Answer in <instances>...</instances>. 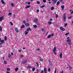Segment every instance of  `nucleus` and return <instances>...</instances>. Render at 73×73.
I'll return each instance as SVG.
<instances>
[{"label":"nucleus","instance_id":"nucleus-9","mask_svg":"<svg viewBox=\"0 0 73 73\" xmlns=\"http://www.w3.org/2000/svg\"><path fill=\"white\" fill-rule=\"evenodd\" d=\"M66 41L67 42H71V40L70 39H67L66 40Z\"/></svg>","mask_w":73,"mask_h":73},{"label":"nucleus","instance_id":"nucleus-58","mask_svg":"<svg viewBox=\"0 0 73 73\" xmlns=\"http://www.w3.org/2000/svg\"><path fill=\"white\" fill-rule=\"evenodd\" d=\"M48 72H50V68H48Z\"/></svg>","mask_w":73,"mask_h":73},{"label":"nucleus","instance_id":"nucleus-49","mask_svg":"<svg viewBox=\"0 0 73 73\" xmlns=\"http://www.w3.org/2000/svg\"><path fill=\"white\" fill-rule=\"evenodd\" d=\"M36 64L37 65V66H39V65L38 64V63L36 62Z\"/></svg>","mask_w":73,"mask_h":73},{"label":"nucleus","instance_id":"nucleus-25","mask_svg":"<svg viewBox=\"0 0 73 73\" xmlns=\"http://www.w3.org/2000/svg\"><path fill=\"white\" fill-rule=\"evenodd\" d=\"M2 30H3L2 27L0 26V31H2Z\"/></svg>","mask_w":73,"mask_h":73},{"label":"nucleus","instance_id":"nucleus-11","mask_svg":"<svg viewBox=\"0 0 73 73\" xmlns=\"http://www.w3.org/2000/svg\"><path fill=\"white\" fill-rule=\"evenodd\" d=\"M0 42H1L2 44H4V40H2L0 41Z\"/></svg>","mask_w":73,"mask_h":73},{"label":"nucleus","instance_id":"nucleus-34","mask_svg":"<svg viewBox=\"0 0 73 73\" xmlns=\"http://www.w3.org/2000/svg\"><path fill=\"white\" fill-rule=\"evenodd\" d=\"M45 5H43L42 6L40 7V8H44V7H45Z\"/></svg>","mask_w":73,"mask_h":73},{"label":"nucleus","instance_id":"nucleus-47","mask_svg":"<svg viewBox=\"0 0 73 73\" xmlns=\"http://www.w3.org/2000/svg\"><path fill=\"white\" fill-rule=\"evenodd\" d=\"M60 73H64V71L63 70H62V72L60 71Z\"/></svg>","mask_w":73,"mask_h":73},{"label":"nucleus","instance_id":"nucleus-30","mask_svg":"<svg viewBox=\"0 0 73 73\" xmlns=\"http://www.w3.org/2000/svg\"><path fill=\"white\" fill-rule=\"evenodd\" d=\"M4 64H7V61L5 60H4Z\"/></svg>","mask_w":73,"mask_h":73},{"label":"nucleus","instance_id":"nucleus-15","mask_svg":"<svg viewBox=\"0 0 73 73\" xmlns=\"http://www.w3.org/2000/svg\"><path fill=\"white\" fill-rule=\"evenodd\" d=\"M27 69H29V68H30V69H31V68H32V66H28L27 67Z\"/></svg>","mask_w":73,"mask_h":73},{"label":"nucleus","instance_id":"nucleus-62","mask_svg":"<svg viewBox=\"0 0 73 73\" xmlns=\"http://www.w3.org/2000/svg\"><path fill=\"white\" fill-rule=\"evenodd\" d=\"M19 52H21V50H19Z\"/></svg>","mask_w":73,"mask_h":73},{"label":"nucleus","instance_id":"nucleus-23","mask_svg":"<svg viewBox=\"0 0 73 73\" xmlns=\"http://www.w3.org/2000/svg\"><path fill=\"white\" fill-rule=\"evenodd\" d=\"M52 3L53 4V5H54V4H56V2L54 1Z\"/></svg>","mask_w":73,"mask_h":73},{"label":"nucleus","instance_id":"nucleus-63","mask_svg":"<svg viewBox=\"0 0 73 73\" xmlns=\"http://www.w3.org/2000/svg\"><path fill=\"white\" fill-rule=\"evenodd\" d=\"M71 14H73V11H72L71 12Z\"/></svg>","mask_w":73,"mask_h":73},{"label":"nucleus","instance_id":"nucleus-31","mask_svg":"<svg viewBox=\"0 0 73 73\" xmlns=\"http://www.w3.org/2000/svg\"><path fill=\"white\" fill-rule=\"evenodd\" d=\"M25 35H27V34H28V31H25Z\"/></svg>","mask_w":73,"mask_h":73},{"label":"nucleus","instance_id":"nucleus-29","mask_svg":"<svg viewBox=\"0 0 73 73\" xmlns=\"http://www.w3.org/2000/svg\"><path fill=\"white\" fill-rule=\"evenodd\" d=\"M63 29V27H60V30H61V31H62V29Z\"/></svg>","mask_w":73,"mask_h":73},{"label":"nucleus","instance_id":"nucleus-35","mask_svg":"<svg viewBox=\"0 0 73 73\" xmlns=\"http://www.w3.org/2000/svg\"><path fill=\"white\" fill-rule=\"evenodd\" d=\"M40 61H43V59L42 58H40Z\"/></svg>","mask_w":73,"mask_h":73},{"label":"nucleus","instance_id":"nucleus-60","mask_svg":"<svg viewBox=\"0 0 73 73\" xmlns=\"http://www.w3.org/2000/svg\"><path fill=\"white\" fill-rule=\"evenodd\" d=\"M71 18H72L71 16L70 17H68V19H71Z\"/></svg>","mask_w":73,"mask_h":73},{"label":"nucleus","instance_id":"nucleus-27","mask_svg":"<svg viewBox=\"0 0 73 73\" xmlns=\"http://www.w3.org/2000/svg\"><path fill=\"white\" fill-rule=\"evenodd\" d=\"M52 23V22L50 21H48V24H49V25H50V24H51Z\"/></svg>","mask_w":73,"mask_h":73},{"label":"nucleus","instance_id":"nucleus-39","mask_svg":"<svg viewBox=\"0 0 73 73\" xmlns=\"http://www.w3.org/2000/svg\"><path fill=\"white\" fill-rule=\"evenodd\" d=\"M51 10H53L54 9V7H52L51 9Z\"/></svg>","mask_w":73,"mask_h":73},{"label":"nucleus","instance_id":"nucleus-14","mask_svg":"<svg viewBox=\"0 0 73 73\" xmlns=\"http://www.w3.org/2000/svg\"><path fill=\"white\" fill-rule=\"evenodd\" d=\"M62 53H61L60 54L59 56L60 57V58H62Z\"/></svg>","mask_w":73,"mask_h":73},{"label":"nucleus","instance_id":"nucleus-8","mask_svg":"<svg viewBox=\"0 0 73 73\" xmlns=\"http://www.w3.org/2000/svg\"><path fill=\"white\" fill-rule=\"evenodd\" d=\"M44 73H47V70L45 68H44Z\"/></svg>","mask_w":73,"mask_h":73},{"label":"nucleus","instance_id":"nucleus-18","mask_svg":"<svg viewBox=\"0 0 73 73\" xmlns=\"http://www.w3.org/2000/svg\"><path fill=\"white\" fill-rule=\"evenodd\" d=\"M25 25H26V27H28V26H29L30 25L29 23H26L25 24Z\"/></svg>","mask_w":73,"mask_h":73},{"label":"nucleus","instance_id":"nucleus-37","mask_svg":"<svg viewBox=\"0 0 73 73\" xmlns=\"http://www.w3.org/2000/svg\"><path fill=\"white\" fill-rule=\"evenodd\" d=\"M32 70L33 72H34L35 70V68H33L32 69Z\"/></svg>","mask_w":73,"mask_h":73},{"label":"nucleus","instance_id":"nucleus-13","mask_svg":"<svg viewBox=\"0 0 73 73\" xmlns=\"http://www.w3.org/2000/svg\"><path fill=\"white\" fill-rule=\"evenodd\" d=\"M60 1H58L56 4V5H59V4H60Z\"/></svg>","mask_w":73,"mask_h":73},{"label":"nucleus","instance_id":"nucleus-48","mask_svg":"<svg viewBox=\"0 0 73 73\" xmlns=\"http://www.w3.org/2000/svg\"><path fill=\"white\" fill-rule=\"evenodd\" d=\"M26 20L27 21H30V20H29V19H28V18Z\"/></svg>","mask_w":73,"mask_h":73},{"label":"nucleus","instance_id":"nucleus-1","mask_svg":"<svg viewBox=\"0 0 73 73\" xmlns=\"http://www.w3.org/2000/svg\"><path fill=\"white\" fill-rule=\"evenodd\" d=\"M49 64L51 66H52L53 65V64L52 63V62H51V60H49Z\"/></svg>","mask_w":73,"mask_h":73},{"label":"nucleus","instance_id":"nucleus-59","mask_svg":"<svg viewBox=\"0 0 73 73\" xmlns=\"http://www.w3.org/2000/svg\"><path fill=\"white\" fill-rule=\"evenodd\" d=\"M23 57V54H21V58L22 57Z\"/></svg>","mask_w":73,"mask_h":73},{"label":"nucleus","instance_id":"nucleus-5","mask_svg":"<svg viewBox=\"0 0 73 73\" xmlns=\"http://www.w3.org/2000/svg\"><path fill=\"white\" fill-rule=\"evenodd\" d=\"M15 30L17 33H19V30H18V29L17 28H15Z\"/></svg>","mask_w":73,"mask_h":73},{"label":"nucleus","instance_id":"nucleus-19","mask_svg":"<svg viewBox=\"0 0 73 73\" xmlns=\"http://www.w3.org/2000/svg\"><path fill=\"white\" fill-rule=\"evenodd\" d=\"M51 37V35H49L47 37V38H49L50 37Z\"/></svg>","mask_w":73,"mask_h":73},{"label":"nucleus","instance_id":"nucleus-6","mask_svg":"<svg viewBox=\"0 0 73 73\" xmlns=\"http://www.w3.org/2000/svg\"><path fill=\"white\" fill-rule=\"evenodd\" d=\"M4 19V17H1V18H0V21H1L2 20H3Z\"/></svg>","mask_w":73,"mask_h":73},{"label":"nucleus","instance_id":"nucleus-3","mask_svg":"<svg viewBox=\"0 0 73 73\" xmlns=\"http://www.w3.org/2000/svg\"><path fill=\"white\" fill-rule=\"evenodd\" d=\"M26 31H27V32H29V31H31L32 29L30 28V27H29L27 29Z\"/></svg>","mask_w":73,"mask_h":73},{"label":"nucleus","instance_id":"nucleus-56","mask_svg":"<svg viewBox=\"0 0 73 73\" xmlns=\"http://www.w3.org/2000/svg\"><path fill=\"white\" fill-rule=\"evenodd\" d=\"M55 55H56V51H53Z\"/></svg>","mask_w":73,"mask_h":73},{"label":"nucleus","instance_id":"nucleus-33","mask_svg":"<svg viewBox=\"0 0 73 73\" xmlns=\"http://www.w3.org/2000/svg\"><path fill=\"white\" fill-rule=\"evenodd\" d=\"M36 3L37 4H40V2L38 1H37L36 2Z\"/></svg>","mask_w":73,"mask_h":73},{"label":"nucleus","instance_id":"nucleus-20","mask_svg":"<svg viewBox=\"0 0 73 73\" xmlns=\"http://www.w3.org/2000/svg\"><path fill=\"white\" fill-rule=\"evenodd\" d=\"M25 27V26H24V25H23L21 27V29H22V28H24Z\"/></svg>","mask_w":73,"mask_h":73},{"label":"nucleus","instance_id":"nucleus-21","mask_svg":"<svg viewBox=\"0 0 73 73\" xmlns=\"http://www.w3.org/2000/svg\"><path fill=\"white\" fill-rule=\"evenodd\" d=\"M18 69H19V68H15V72H17V70H18Z\"/></svg>","mask_w":73,"mask_h":73},{"label":"nucleus","instance_id":"nucleus-52","mask_svg":"<svg viewBox=\"0 0 73 73\" xmlns=\"http://www.w3.org/2000/svg\"><path fill=\"white\" fill-rule=\"evenodd\" d=\"M69 68L70 69H72V67L70 66H69Z\"/></svg>","mask_w":73,"mask_h":73},{"label":"nucleus","instance_id":"nucleus-10","mask_svg":"<svg viewBox=\"0 0 73 73\" xmlns=\"http://www.w3.org/2000/svg\"><path fill=\"white\" fill-rule=\"evenodd\" d=\"M1 2L4 5H5V3L4 1L3 0H1Z\"/></svg>","mask_w":73,"mask_h":73},{"label":"nucleus","instance_id":"nucleus-57","mask_svg":"<svg viewBox=\"0 0 73 73\" xmlns=\"http://www.w3.org/2000/svg\"><path fill=\"white\" fill-rule=\"evenodd\" d=\"M54 35V34L52 33V34H51V36H53Z\"/></svg>","mask_w":73,"mask_h":73},{"label":"nucleus","instance_id":"nucleus-50","mask_svg":"<svg viewBox=\"0 0 73 73\" xmlns=\"http://www.w3.org/2000/svg\"><path fill=\"white\" fill-rule=\"evenodd\" d=\"M37 71V73H38L39 72V70H38V69H37L36 70Z\"/></svg>","mask_w":73,"mask_h":73},{"label":"nucleus","instance_id":"nucleus-17","mask_svg":"<svg viewBox=\"0 0 73 73\" xmlns=\"http://www.w3.org/2000/svg\"><path fill=\"white\" fill-rule=\"evenodd\" d=\"M61 8L62 9V10H64V5L61 6Z\"/></svg>","mask_w":73,"mask_h":73},{"label":"nucleus","instance_id":"nucleus-7","mask_svg":"<svg viewBox=\"0 0 73 73\" xmlns=\"http://www.w3.org/2000/svg\"><path fill=\"white\" fill-rule=\"evenodd\" d=\"M28 61L27 60H25V61L24 62H23V64H25L26 63H27V62H28Z\"/></svg>","mask_w":73,"mask_h":73},{"label":"nucleus","instance_id":"nucleus-42","mask_svg":"<svg viewBox=\"0 0 73 73\" xmlns=\"http://www.w3.org/2000/svg\"><path fill=\"white\" fill-rule=\"evenodd\" d=\"M23 24H25V23H26L25 21L24 20L23 21Z\"/></svg>","mask_w":73,"mask_h":73},{"label":"nucleus","instance_id":"nucleus-38","mask_svg":"<svg viewBox=\"0 0 73 73\" xmlns=\"http://www.w3.org/2000/svg\"><path fill=\"white\" fill-rule=\"evenodd\" d=\"M7 71H9L10 70V69L9 68H7Z\"/></svg>","mask_w":73,"mask_h":73},{"label":"nucleus","instance_id":"nucleus-36","mask_svg":"<svg viewBox=\"0 0 73 73\" xmlns=\"http://www.w3.org/2000/svg\"><path fill=\"white\" fill-rule=\"evenodd\" d=\"M10 24H11V25H12V26L13 25V23H12V22H10Z\"/></svg>","mask_w":73,"mask_h":73},{"label":"nucleus","instance_id":"nucleus-43","mask_svg":"<svg viewBox=\"0 0 73 73\" xmlns=\"http://www.w3.org/2000/svg\"><path fill=\"white\" fill-rule=\"evenodd\" d=\"M48 33H49V31H48L46 34V36H47V35H48Z\"/></svg>","mask_w":73,"mask_h":73},{"label":"nucleus","instance_id":"nucleus-51","mask_svg":"<svg viewBox=\"0 0 73 73\" xmlns=\"http://www.w3.org/2000/svg\"><path fill=\"white\" fill-rule=\"evenodd\" d=\"M40 50V49L39 48H38L36 49V50H37V51H38V50Z\"/></svg>","mask_w":73,"mask_h":73},{"label":"nucleus","instance_id":"nucleus-22","mask_svg":"<svg viewBox=\"0 0 73 73\" xmlns=\"http://www.w3.org/2000/svg\"><path fill=\"white\" fill-rule=\"evenodd\" d=\"M5 40H6V41H7V37L6 36H5V39H4Z\"/></svg>","mask_w":73,"mask_h":73},{"label":"nucleus","instance_id":"nucleus-28","mask_svg":"<svg viewBox=\"0 0 73 73\" xmlns=\"http://www.w3.org/2000/svg\"><path fill=\"white\" fill-rule=\"evenodd\" d=\"M68 23H66L65 24H64V27H66Z\"/></svg>","mask_w":73,"mask_h":73},{"label":"nucleus","instance_id":"nucleus-32","mask_svg":"<svg viewBox=\"0 0 73 73\" xmlns=\"http://www.w3.org/2000/svg\"><path fill=\"white\" fill-rule=\"evenodd\" d=\"M41 31H42V32H44L45 31V29L44 28L42 29Z\"/></svg>","mask_w":73,"mask_h":73},{"label":"nucleus","instance_id":"nucleus-41","mask_svg":"<svg viewBox=\"0 0 73 73\" xmlns=\"http://www.w3.org/2000/svg\"><path fill=\"white\" fill-rule=\"evenodd\" d=\"M40 73H44V71L43 70H41V71L40 72Z\"/></svg>","mask_w":73,"mask_h":73},{"label":"nucleus","instance_id":"nucleus-12","mask_svg":"<svg viewBox=\"0 0 73 73\" xmlns=\"http://www.w3.org/2000/svg\"><path fill=\"white\" fill-rule=\"evenodd\" d=\"M56 47H54L53 49V52H56Z\"/></svg>","mask_w":73,"mask_h":73},{"label":"nucleus","instance_id":"nucleus-24","mask_svg":"<svg viewBox=\"0 0 73 73\" xmlns=\"http://www.w3.org/2000/svg\"><path fill=\"white\" fill-rule=\"evenodd\" d=\"M33 27L34 28H37V26L36 25H33Z\"/></svg>","mask_w":73,"mask_h":73},{"label":"nucleus","instance_id":"nucleus-2","mask_svg":"<svg viewBox=\"0 0 73 73\" xmlns=\"http://www.w3.org/2000/svg\"><path fill=\"white\" fill-rule=\"evenodd\" d=\"M63 19L64 20V21L65 22L66 21V16H63Z\"/></svg>","mask_w":73,"mask_h":73},{"label":"nucleus","instance_id":"nucleus-45","mask_svg":"<svg viewBox=\"0 0 73 73\" xmlns=\"http://www.w3.org/2000/svg\"><path fill=\"white\" fill-rule=\"evenodd\" d=\"M11 6H12V7H13V6H14V4H13V3H12L11 4Z\"/></svg>","mask_w":73,"mask_h":73},{"label":"nucleus","instance_id":"nucleus-44","mask_svg":"<svg viewBox=\"0 0 73 73\" xmlns=\"http://www.w3.org/2000/svg\"><path fill=\"white\" fill-rule=\"evenodd\" d=\"M56 19H57V17H58V15H57V14H56Z\"/></svg>","mask_w":73,"mask_h":73},{"label":"nucleus","instance_id":"nucleus-4","mask_svg":"<svg viewBox=\"0 0 73 73\" xmlns=\"http://www.w3.org/2000/svg\"><path fill=\"white\" fill-rule=\"evenodd\" d=\"M34 22L35 23H37V22H38V19H36L34 20Z\"/></svg>","mask_w":73,"mask_h":73},{"label":"nucleus","instance_id":"nucleus-54","mask_svg":"<svg viewBox=\"0 0 73 73\" xmlns=\"http://www.w3.org/2000/svg\"><path fill=\"white\" fill-rule=\"evenodd\" d=\"M12 15V13H9V15Z\"/></svg>","mask_w":73,"mask_h":73},{"label":"nucleus","instance_id":"nucleus-16","mask_svg":"<svg viewBox=\"0 0 73 73\" xmlns=\"http://www.w3.org/2000/svg\"><path fill=\"white\" fill-rule=\"evenodd\" d=\"M30 7H31V6L30 5L27 6L26 7V8L27 9L28 8H30Z\"/></svg>","mask_w":73,"mask_h":73},{"label":"nucleus","instance_id":"nucleus-64","mask_svg":"<svg viewBox=\"0 0 73 73\" xmlns=\"http://www.w3.org/2000/svg\"><path fill=\"white\" fill-rule=\"evenodd\" d=\"M6 73H10V72H9L8 71H7Z\"/></svg>","mask_w":73,"mask_h":73},{"label":"nucleus","instance_id":"nucleus-53","mask_svg":"<svg viewBox=\"0 0 73 73\" xmlns=\"http://www.w3.org/2000/svg\"><path fill=\"white\" fill-rule=\"evenodd\" d=\"M65 30V29L64 28H63L62 31H64Z\"/></svg>","mask_w":73,"mask_h":73},{"label":"nucleus","instance_id":"nucleus-61","mask_svg":"<svg viewBox=\"0 0 73 73\" xmlns=\"http://www.w3.org/2000/svg\"><path fill=\"white\" fill-rule=\"evenodd\" d=\"M28 5H29V4H31V2H28Z\"/></svg>","mask_w":73,"mask_h":73},{"label":"nucleus","instance_id":"nucleus-55","mask_svg":"<svg viewBox=\"0 0 73 73\" xmlns=\"http://www.w3.org/2000/svg\"><path fill=\"white\" fill-rule=\"evenodd\" d=\"M66 13H65L64 14L63 16H66Z\"/></svg>","mask_w":73,"mask_h":73},{"label":"nucleus","instance_id":"nucleus-26","mask_svg":"<svg viewBox=\"0 0 73 73\" xmlns=\"http://www.w3.org/2000/svg\"><path fill=\"white\" fill-rule=\"evenodd\" d=\"M11 55H10V54H9V55H8V58H10V57H11Z\"/></svg>","mask_w":73,"mask_h":73},{"label":"nucleus","instance_id":"nucleus-46","mask_svg":"<svg viewBox=\"0 0 73 73\" xmlns=\"http://www.w3.org/2000/svg\"><path fill=\"white\" fill-rule=\"evenodd\" d=\"M69 33H66L65 34V36H67V35H69Z\"/></svg>","mask_w":73,"mask_h":73},{"label":"nucleus","instance_id":"nucleus-40","mask_svg":"<svg viewBox=\"0 0 73 73\" xmlns=\"http://www.w3.org/2000/svg\"><path fill=\"white\" fill-rule=\"evenodd\" d=\"M43 3H46V0H43Z\"/></svg>","mask_w":73,"mask_h":73}]
</instances>
